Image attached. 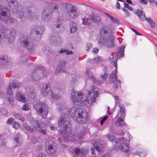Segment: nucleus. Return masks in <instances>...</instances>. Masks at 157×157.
<instances>
[{"label":"nucleus","instance_id":"1","mask_svg":"<svg viewBox=\"0 0 157 157\" xmlns=\"http://www.w3.org/2000/svg\"><path fill=\"white\" fill-rule=\"evenodd\" d=\"M58 125L61 128L60 133L64 142L70 141L72 142L82 139L84 136L83 132H78L75 134L71 133V125L69 117L67 114H63L60 117L58 121Z\"/></svg>","mask_w":157,"mask_h":157},{"label":"nucleus","instance_id":"2","mask_svg":"<svg viewBox=\"0 0 157 157\" xmlns=\"http://www.w3.org/2000/svg\"><path fill=\"white\" fill-rule=\"evenodd\" d=\"M99 95L98 88L95 86H90L88 95L81 92H77L73 90L71 94V98L73 102L78 105H85L88 103L92 105L95 101V98Z\"/></svg>","mask_w":157,"mask_h":157},{"label":"nucleus","instance_id":"3","mask_svg":"<svg viewBox=\"0 0 157 157\" xmlns=\"http://www.w3.org/2000/svg\"><path fill=\"white\" fill-rule=\"evenodd\" d=\"M109 28L104 26L100 29V35L97 39L98 44L101 47H112L114 46V37L108 32Z\"/></svg>","mask_w":157,"mask_h":157},{"label":"nucleus","instance_id":"4","mask_svg":"<svg viewBox=\"0 0 157 157\" xmlns=\"http://www.w3.org/2000/svg\"><path fill=\"white\" fill-rule=\"evenodd\" d=\"M116 56H115V58L112 55H111L109 56V60L111 62V64L113 65L114 67H116L115 71L114 72H112L110 75L109 77V81L111 82H115L114 86L116 89H118V88H120L121 86V82L119 80L117 81V77L116 73H117V60L116 58Z\"/></svg>","mask_w":157,"mask_h":157},{"label":"nucleus","instance_id":"5","mask_svg":"<svg viewBox=\"0 0 157 157\" xmlns=\"http://www.w3.org/2000/svg\"><path fill=\"white\" fill-rule=\"evenodd\" d=\"M8 5L9 8L12 10L18 9L17 11L16 16L17 17L21 18L22 21H25V18L24 16V10L19 5V2L17 0H8Z\"/></svg>","mask_w":157,"mask_h":157},{"label":"nucleus","instance_id":"6","mask_svg":"<svg viewBox=\"0 0 157 157\" xmlns=\"http://www.w3.org/2000/svg\"><path fill=\"white\" fill-rule=\"evenodd\" d=\"M0 34V39L4 41L7 39L10 42H13L14 40L16 31L15 29L5 30Z\"/></svg>","mask_w":157,"mask_h":157},{"label":"nucleus","instance_id":"7","mask_svg":"<svg viewBox=\"0 0 157 157\" xmlns=\"http://www.w3.org/2000/svg\"><path fill=\"white\" fill-rule=\"evenodd\" d=\"M34 107L39 114L42 117L46 118L48 113V106L46 104L42 102H38L34 105Z\"/></svg>","mask_w":157,"mask_h":157},{"label":"nucleus","instance_id":"8","mask_svg":"<svg viewBox=\"0 0 157 157\" xmlns=\"http://www.w3.org/2000/svg\"><path fill=\"white\" fill-rule=\"evenodd\" d=\"M65 11L67 16L71 18H74L78 15L75 6L69 3H65Z\"/></svg>","mask_w":157,"mask_h":157},{"label":"nucleus","instance_id":"9","mask_svg":"<svg viewBox=\"0 0 157 157\" xmlns=\"http://www.w3.org/2000/svg\"><path fill=\"white\" fill-rule=\"evenodd\" d=\"M73 117V120L80 124H83L87 120L88 113L86 110H82L79 108L76 116Z\"/></svg>","mask_w":157,"mask_h":157},{"label":"nucleus","instance_id":"10","mask_svg":"<svg viewBox=\"0 0 157 157\" xmlns=\"http://www.w3.org/2000/svg\"><path fill=\"white\" fill-rule=\"evenodd\" d=\"M46 70L41 67H35L34 71L31 74V78L34 81H38L44 76Z\"/></svg>","mask_w":157,"mask_h":157},{"label":"nucleus","instance_id":"11","mask_svg":"<svg viewBox=\"0 0 157 157\" xmlns=\"http://www.w3.org/2000/svg\"><path fill=\"white\" fill-rule=\"evenodd\" d=\"M52 4L49 3L48 6L44 7L41 13V19L45 21L50 20L52 16L53 10L52 8Z\"/></svg>","mask_w":157,"mask_h":157},{"label":"nucleus","instance_id":"12","mask_svg":"<svg viewBox=\"0 0 157 157\" xmlns=\"http://www.w3.org/2000/svg\"><path fill=\"white\" fill-rule=\"evenodd\" d=\"M10 13L9 10L7 7L0 8V19L2 21H6L9 20V23H12L13 19L10 18Z\"/></svg>","mask_w":157,"mask_h":157},{"label":"nucleus","instance_id":"13","mask_svg":"<svg viewBox=\"0 0 157 157\" xmlns=\"http://www.w3.org/2000/svg\"><path fill=\"white\" fill-rule=\"evenodd\" d=\"M55 144L51 140H48L46 141L45 144V147L47 153L52 155L56 152V148L54 147Z\"/></svg>","mask_w":157,"mask_h":157},{"label":"nucleus","instance_id":"14","mask_svg":"<svg viewBox=\"0 0 157 157\" xmlns=\"http://www.w3.org/2000/svg\"><path fill=\"white\" fill-rule=\"evenodd\" d=\"M30 39L26 36H24L21 39V44L29 50H31L33 47V42Z\"/></svg>","mask_w":157,"mask_h":157},{"label":"nucleus","instance_id":"15","mask_svg":"<svg viewBox=\"0 0 157 157\" xmlns=\"http://www.w3.org/2000/svg\"><path fill=\"white\" fill-rule=\"evenodd\" d=\"M44 30V27L42 25L40 27L36 26L32 27L31 29V32L32 34L34 33L38 37V38L39 39L41 37V34Z\"/></svg>","mask_w":157,"mask_h":157},{"label":"nucleus","instance_id":"16","mask_svg":"<svg viewBox=\"0 0 157 157\" xmlns=\"http://www.w3.org/2000/svg\"><path fill=\"white\" fill-rule=\"evenodd\" d=\"M87 151L85 149L76 148L75 149V153L73 157H84Z\"/></svg>","mask_w":157,"mask_h":157},{"label":"nucleus","instance_id":"17","mask_svg":"<svg viewBox=\"0 0 157 157\" xmlns=\"http://www.w3.org/2000/svg\"><path fill=\"white\" fill-rule=\"evenodd\" d=\"M27 92L26 96L27 98V100L30 98L34 99L36 96L35 90L33 87L26 88L25 89Z\"/></svg>","mask_w":157,"mask_h":157},{"label":"nucleus","instance_id":"18","mask_svg":"<svg viewBox=\"0 0 157 157\" xmlns=\"http://www.w3.org/2000/svg\"><path fill=\"white\" fill-rule=\"evenodd\" d=\"M51 90V86L49 84L44 85L41 90V94L42 96H45L50 93Z\"/></svg>","mask_w":157,"mask_h":157},{"label":"nucleus","instance_id":"19","mask_svg":"<svg viewBox=\"0 0 157 157\" xmlns=\"http://www.w3.org/2000/svg\"><path fill=\"white\" fill-rule=\"evenodd\" d=\"M51 100L56 99L61 97V90L58 88H55L52 89L51 92Z\"/></svg>","mask_w":157,"mask_h":157},{"label":"nucleus","instance_id":"20","mask_svg":"<svg viewBox=\"0 0 157 157\" xmlns=\"http://www.w3.org/2000/svg\"><path fill=\"white\" fill-rule=\"evenodd\" d=\"M49 40L51 43L54 44H58L62 41L61 36L58 35H56L54 36H50Z\"/></svg>","mask_w":157,"mask_h":157},{"label":"nucleus","instance_id":"21","mask_svg":"<svg viewBox=\"0 0 157 157\" xmlns=\"http://www.w3.org/2000/svg\"><path fill=\"white\" fill-rule=\"evenodd\" d=\"M86 75H87L88 77L93 82L97 85H99L102 83V82L97 80L94 77L93 74L88 70H87L86 72Z\"/></svg>","mask_w":157,"mask_h":157},{"label":"nucleus","instance_id":"22","mask_svg":"<svg viewBox=\"0 0 157 157\" xmlns=\"http://www.w3.org/2000/svg\"><path fill=\"white\" fill-rule=\"evenodd\" d=\"M124 141H122L123 142L121 143L119 146L120 150L123 152H127L129 151V144L126 143V140L124 139ZM122 141H121V142Z\"/></svg>","mask_w":157,"mask_h":157},{"label":"nucleus","instance_id":"23","mask_svg":"<svg viewBox=\"0 0 157 157\" xmlns=\"http://www.w3.org/2000/svg\"><path fill=\"white\" fill-rule=\"evenodd\" d=\"M79 108L74 106L70 108L68 110V114L73 119V116H76Z\"/></svg>","mask_w":157,"mask_h":157},{"label":"nucleus","instance_id":"24","mask_svg":"<svg viewBox=\"0 0 157 157\" xmlns=\"http://www.w3.org/2000/svg\"><path fill=\"white\" fill-rule=\"evenodd\" d=\"M66 63L65 61L60 62L57 67V70L60 72H65L66 68Z\"/></svg>","mask_w":157,"mask_h":157},{"label":"nucleus","instance_id":"25","mask_svg":"<svg viewBox=\"0 0 157 157\" xmlns=\"http://www.w3.org/2000/svg\"><path fill=\"white\" fill-rule=\"evenodd\" d=\"M15 98L18 101L23 102H25L27 100V97H26L19 92H17Z\"/></svg>","mask_w":157,"mask_h":157},{"label":"nucleus","instance_id":"26","mask_svg":"<svg viewBox=\"0 0 157 157\" xmlns=\"http://www.w3.org/2000/svg\"><path fill=\"white\" fill-rule=\"evenodd\" d=\"M27 13L28 16L32 19H36L39 16V12L37 11L35 13H32L30 10H27Z\"/></svg>","mask_w":157,"mask_h":157},{"label":"nucleus","instance_id":"27","mask_svg":"<svg viewBox=\"0 0 157 157\" xmlns=\"http://www.w3.org/2000/svg\"><path fill=\"white\" fill-rule=\"evenodd\" d=\"M136 13L141 21H144L146 20L145 14L142 10L140 9L137 10Z\"/></svg>","mask_w":157,"mask_h":157},{"label":"nucleus","instance_id":"28","mask_svg":"<svg viewBox=\"0 0 157 157\" xmlns=\"http://www.w3.org/2000/svg\"><path fill=\"white\" fill-rule=\"evenodd\" d=\"M53 31L56 33L60 32L63 31L64 28L61 25L59 24H56L53 26Z\"/></svg>","mask_w":157,"mask_h":157},{"label":"nucleus","instance_id":"29","mask_svg":"<svg viewBox=\"0 0 157 157\" xmlns=\"http://www.w3.org/2000/svg\"><path fill=\"white\" fill-rule=\"evenodd\" d=\"M106 138L107 140L109 139V140L111 142H114L115 143H120L121 141H124V138H119L118 141L117 142L116 141L115 139V137L114 136L112 135H106Z\"/></svg>","mask_w":157,"mask_h":157},{"label":"nucleus","instance_id":"30","mask_svg":"<svg viewBox=\"0 0 157 157\" xmlns=\"http://www.w3.org/2000/svg\"><path fill=\"white\" fill-rule=\"evenodd\" d=\"M19 136V134L17 133L14 138L15 140L13 143L15 144L14 145L17 147L21 145L22 143L21 140L20 139Z\"/></svg>","mask_w":157,"mask_h":157},{"label":"nucleus","instance_id":"31","mask_svg":"<svg viewBox=\"0 0 157 157\" xmlns=\"http://www.w3.org/2000/svg\"><path fill=\"white\" fill-rule=\"evenodd\" d=\"M71 33H74L77 29V25L74 22H71L69 24Z\"/></svg>","mask_w":157,"mask_h":157},{"label":"nucleus","instance_id":"32","mask_svg":"<svg viewBox=\"0 0 157 157\" xmlns=\"http://www.w3.org/2000/svg\"><path fill=\"white\" fill-rule=\"evenodd\" d=\"M89 20L95 22H98L100 21V17L97 14H92L90 16Z\"/></svg>","mask_w":157,"mask_h":157},{"label":"nucleus","instance_id":"33","mask_svg":"<svg viewBox=\"0 0 157 157\" xmlns=\"http://www.w3.org/2000/svg\"><path fill=\"white\" fill-rule=\"evenodd\" d=\"M125 48V46H123L119 48L118 51L117 53V57L118 56L122 57L124 55V51Z\"/></svg>","mask_w":157,"mask_h":157},{"label":"nucleus","instance_id":"34","mask_svg":"<svg viewBox=\"0 0 157 157\" xmlns=\"http://www.w3.org/2000/svg\"><path fill=\"white\" fill-rule=\"evenodd\" d=\"M12 115L13 117H15L17 119L20 120L21 121L23 122L25 120L24 118L18 113L13 112L12 113Z\"/></svg>","mask_w":157,"mask_h":157},{"label":"nucleus","instance_id":"35","mask_svg":"<svg viewBox=\"0 0 157 157\" xmlns=\"http://www.w3.org/2000/svg\"><path fill=\"white\" fill-rule=\"evenodd\" d=\"M125 123L123 119L120 117L118 118L116 122V125L117 126H121L124 125Z\"/></svg>","mask_w":157,"mask_h":157},{"label":"nucleus","instance_id":"36","mask_svg":"<svg viewBox=\"0 0 157 157\" xmlns=\"http://www.w3.org/2000/svg\"><path fill=\"white\" fill-rule=\"evenodd\" d=\"M119 108L120 109V112L121 113V116L122 117L124 118L125 116V106L122 104H120L119 105Z\"/></svg>","mask_w":157,"mask_h":157},{"label":"nucleus","instance_id":"37","mask_svg":"<svg viewBox=\"0 0 157 157\" xmlns=\"http://www.w3.org/2000/svg\"><path fill=\"white\" fill-rule=\"evenodd\" d=\"M106 70V67L105 66L104 67V70L103 72L101 74V76L102 80L103 81H105L107 78L108 75L106 73L105 71Z\"/></svg>","mask_w":157,"mask_h":157},{"label":"nucleus","instance_id":"38","mask_svg":"<svg viewBox=\"0 0 157 157\" xmlns=\"http://www.w3.org/2000/svg\"><path fill=\"white\" fill-rule=\"evenodd\" d=\"M25 127L26 130H29L30 132H36L37 131L36 128L35 127H32L31 126H29L27 124H25Z\"/></svg>","mask_w":157,"mask_h":157},{"label":"nucleus","instance_id":"39","mask_svg":"<svg viewBox=\"0 0 157 157\" xmlns=\"http://www.w3.org/2000/svg\"><path fill=\"white\" fill-rule=\"evenodd\" d=\"M102 59L101 57L99 56L94 58L91 61V62L95 64H98L102 61Z\"/></svg>","mask_w":157,"mask_h":157},{"label":"nucleus","instance_id":"40","mask_svg":"<svg viewBox=\"0 0 157 157\" xmlns=\"http://www.w3.org/2000/svg\"><path fill=\"white\" fill-rule=\"evenodd\" d=\"M60 53H65L67 55H72L73 54V52L71 51H68V50L62 49L59 52Z\"/></svg>","mask_w":157,"mask_h":157},{"label":"nucleus","instance_id":"41","mask_svg":"<svg viewBox=\"0 0 157 157\" xmlns=\"http://www.w3.org/2000/svg\"><path fill=\"white\" fill-rule=\"evenodd\" d=\"M13 88H17L21 86V83L17 81H13L12 83Z\"/></svg>","mask_w":157,"mask_h":157},{"label":"nucleus","instance_id":"42","mask_svg":"<svg viewBox=\"0 0 157 157\" xmlns=\"http://www.w3.org/2000/svg\"><path fill=\"white\" fill-rule=\"evenodd\" d=\"M67 108L63 105H60L58 106V110L60 112L62 113L66 112H67Z\"/></svg>","mask_w":157,"mask_h":157},{"label":"nucleus","instance_id":"43","mask_svg":"<svg viewBox=\"0 0 157 157\" xmlns=\"http://www.w3.org/2000/svg\"><path fill=\"white\" fill-rule=\"evenodd\" d=\"M77 83V79L75 78H73L70 83V86L71 87H74Z\"/></svg>","mask_w":157,"mask_h":157},{"label":"nucleus","instance_id":"44","mask_svg":"<svg viewBox=\"0 0 157 157\" xmlns=\"http://www.w3.org/2000/svg\"><path fill=\"white\" fill-rule=\"evenodd\" d=\"M11 86V85L10 84L6 89L7 94L10 95V96L12 95L13 94Z\"/></svg>","mask_w":157,"mask_h":157},{"label":"nucleus","instance_id":"45","mask_svg":"<svg viewBox=\"0 0 157 157\" xmlns=\"http://www.w3.org/2000/svg\"><path fill=\"white\" fill-rule=\"evenodd\" d=\"M35 124L36 125V126L40 128V129H42L44 127V125L43 123H39L38 121L37 120H36L34 122Z\"/></svg>","mask_w":157,"mask_h":157},{"label":"nucleus","instance_id":"46","mask_svg":"<svg viewBox=\"0 0 157 157\" xmlns=\"http://www.w3.org/2000/svg\"><path fill=\"white\" fill-rule=\"evenodd\" d=\"M146 20L149 23L150 25V26L152 28L155 26V23L152 20L151 18H147Z\"/></svg>","mask_w":157,"mask_h":157},{"label":"nucleus","instance_id":"47","mask_svg":"<svg viewBox=\"0 0 157 157\" xmlns=\"http://www.w3.org/2000/svg\"><path fill=\"white\" fill-rule=\"evenodd\" d=\"M43 51L45 55H48L51 53V51L48 47H44L43 48Z\"/></svg>","mask_w":157,"mask_h":157},{"label":"nucleus","instance_id":"48","mask_svg":"<svg viewBox=\"0 0 157 157\" xmlns=\"http://www.w3.org/2000/svg\"><path fill=\"white\" fill-rule=\"evenodd\" d=\"M135 154L139 156L140 157H145L146 155V153L144 152L136 151Z\"/></svg>","mask_w":157,"mask_h":157},{"label":"nucleus","instance_id":"49","mask_svg":"<svg viewBox=\"0 0 157 157\" xmlns=\"http://www.w3.org/2000/svg\"><path fill=\"white\" fill-rule=\"evenodd\" d=\"M108 118V116H104L103 118L101 117L98 119V121H100V124L102 125L104 122V121L106 120Z\"/></svg>","mask_w":157,"mask_h":157},{"label":"nucleus","instance_id":"50","mask_svg":"<svg viewBox=\"0 0 157 157\" xmlns=\"http://www.w3.org/2000/svg\"><path fill=\"white\" fill-rule=\"evenodd\" d=\"M21 109L23 110L28 111L29 109V105L27 104H24Z\"/></svg>","mask_w":157,"mask_h":157},{"label":"nucleus","instance_id":"51","mask_svg":"<svg viewBox=\"0 0 157 157\" xmlns=\"http://www.w3.org/2000/svg\"><path fill=\"white\" fill-rule=\"evenodd\" d=\"M94 146H95V149L98 151H101L102 147V146L101 144H99V146H98L97 145L96 146L95 144Z\"/></svg>","mask_w":157,"mask_h":157},{"label":"nucleus","instance_id":"52","mask_svg":"<svg viewBox=\"0 0 157 157\" xmlns=\"http://www.w3.org/2000/svg\"><path fill=\"white\" fill-rule=\"evenodd\" d=\"M20 124L18 122H15L13 124V127L15 129H17L20 127Z\"/></svg>","mask_w":157,"mask_h":157},{"label":"nucleus","instance_id":"53","mask_svg":"<svg viewBox=\"0 0 157 157\" xmlns=\"http://www.w3.org/2000/svg\"><path fill=\"white\" fill-rule=\"evenodd\" d=\"M0 112H1L2 114L4 116H7L8 113L7 110L6 109H2L0 111Z\"/></svg>","mask_w":157,"mask_h":157},{"label":"nucleus","instance_id":"54","mask_svg":"<svg viewBox=\"0 0 157 157\" xmlns=\"http://www.w3.org/2000/svg\"><path fill=\"white\" fill-rule=\"evenodd\" d=\"M111 20L114 23L118 24L120 23L118 19L113 17H112V18H111Z\"/></svg>","mask_w":157,"mask_h":157},{"label":"nucleus","instance_id":"55","mask_svg":"<svg viewBox=\"0 0 157 157\" xmlns=\"http://www.w3.org/2000/svg\"><path fill=\"white\" fill-rule=\"evenodd\" d=\"M6 140L5 139L0 140V146H3L6 145Z\"/></svg>","mask_w":157,"mask_h":157},{"label":"nucleus","instance_id":"56","mask_svg":"<svg viewBox=\"0 0 157 157\" xmlns=\"http://www.w3.org/2000/svg\"><path fill=\"white\" fill-rule=\"evenodd\" d=\"M92 44L91 43H88L86 44V50L87 51L89 50L92 48Z\"/></svg>","mask_w":157,"mask_h":157},{"label":"nucleus","instance_id":"57","mask_svg":"<svg viewBox=\"0 0 157 157\" xmlns=\"http://www.w3.org/2000/svg\"><path fill=\"white\" fill-rule=\"evenodd\" d=\"M39 132L40 133L42 134L43 135H45L46 134V131L45 129H41L38 130Z\"/></svg>","mask_w":157,"mask_h":157},{"label":"nucleus","instance_id":"58","mask_svg":"<svg viewBox=\"0 0 157 157\" xmlns=\"http://www.w3.org/2000/svg\"><path fill=\"white\" fill-rule=\"evenodd\" d=\"M14 121V119L12 118H11L8 119L6 123L8 124H10L12 122Z\"/></svg>","mask_w":157,"mask_h":157},{"label":"nucleus","instance_id":"59","mask_svg":"<svg viewBox=\"0 0 157 157\" xmlns=\"http://www.w3.org/2000/svg\"><path fill=\"white\" fill-rule=\"evenodd\" d=\"M122 10L124 12L127 14V16H130V14L129 13L128 11L125 8L123 7L122 8Z\"/></svg>","mask_w":157,"mask_h":157},{"label":"nucleus","instance_id":"60","mask_svg":"<svg viewBox=\"0 0 157 157\" xmlns=\"http://www.w3.org/2000/svg\"><path fill=\"white\" fill-rule=\"evenodd\" d=\"M37 157H48L44 153H40L37 155Z\"/></svg>","mask_w":157,"mask_h":157},{"label":"nucleus","instance_id":"61","mask_svg":"<svg viewBox=\"0 0 157 157\" xmlns=\"http://www.w3.org/2000/svg\"><path fill=\"white\" fill-rule=\"evenodd\" d=\"M8 100L10 103L13 102L14 101L13 97L12 95L11 96L8 98Z\"/></svg>","mask_w":157,"mask_h":157},{"label":"nucleus","instance_id":"62","mask_svg":"<svg viewBox=\"0 0 157 157\" xmlns=\"http://www.w3.org/2000/svg\"><path fill=\"white\" fill-rule=\"evenodd\" d=\"M82 20L83 21V24L87 25H88L89 23V22L88 21V20L87 19L84 18L82 19Z\"/></svg>","mask_w":157,"mask_h":157},{"label":"nucleus","instance_id":"63","mask_svg":"<svg viewBox=\"0 0 157 157\" xmlns=\"http://www.w3.org/2000/svg\"><path fill=\"white\" fill-rule=\"evenodd\" d=\"M99 50V49L98 48H94L93 49L92 51L95 54H96L98 52Z\"/></svg>","mask_w":157,"mask_h":157},{"label":"nucleus","instance_id":"64","mask_svg":"<svg viewBox=\"0 0 157 157\" xmlns=\"http://www.w3.org/2000/svg\"><path fill=\"white\" fill-rule=\"evenodd\" d=\"M140 2L142 4H147L148 3L147 0H140Z\"/></svg>","mask_w":157,"mask_h":157}]
</instances>
